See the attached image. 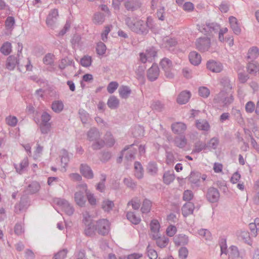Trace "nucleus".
<instances>
[{"mask_svg": "<svg viewBox=\"0 0 259 259\" xmlns=\"http://www.w3.org/2000/svg\"><path fill=\"white\" fill-rule=\"evenodd\" d=\"M159 69L156 64H153L152 66L147 70V77L150 81L156 80L159 75Z\"/></svg>", "mask_w": 259, "mask_h": 259, "instance_id": "9", "label": "nucleus"}, {"mask_svg": "<svg viewBox=\"0 0 259 259\" xmlns=\"http://www.w3.org/2000/svg\"><path fill=\"white\" fill-rule=\"evenodd\" d=\"M135 175L139 179L143 177L144 170L140 162L136 161L134 164Z\"/></svg>", "mask_w": 259, "mask_h": 259, "instance_id": "27", "label": "nucleus"}, {"mask_svg": "<svg viewBox=\"0 0 259 259\" xmlns=\"http://www.w3.org/2000/svg\"><path fill=\"white\" fill-rule=\"evenodd\" d=\"M206 197L209 202L215 203L218 202L219 199L220 193L217 188L210 187L207 190Z\"/></svg>", "mask_w": 259, "mask_h": 259, "instance_id": "8", "label": "nucleus"}, {"mask_svg": "<svg viewBox=\"0 0 259 259\" xmlns=\"http://www.w3.org/2000/svg\"><path fill=\"white\" fill-rule=\"evenodd\" d=\"M64 108V104L61 101H55L52 103V109L56 113H60Z\"/></svg>", "mask_w": 259, "mask_h": 259, "instance_id": "36", "label": "nucleus"}, {"mask_svg": "<svg viewBox=\"0 0 259 259\" xmlns=\"http://www.w3.org/2000/svg\"><path fill=\"white\" fill-rule=\"evenodd\" d=\"M258 68L257 65L255 63L249 62L247 66V71L250 74L256 73Z\"/></svg>", "mask_w": 259, "mask_h": 259, "instance_id": "62", "label": "nucleus"}, {"mask_svg": "<svg viewBox=\"0 0 259 259\" xmlns=\"http://www.w3.org/2000/svg\"><path fill=\"white\" fill-rule=\"evenodd\" d=\"M23 46L22 44L18 43V50L17 57L13 55L10 56L8 57L6 61V68L10 70H13L15 68L16 65H18V69L21 71V68L23 66V64H20L19 62L20 56L22 54V50Z\"/></svg>", "mask_w": 259, "mask_h": 259, "instance_id": "3", "label": "nucleus"}, {"mask_svg": "<svg viewBox=\"0 0 259 259\" xmlns=\"http://www.w3.org/2000/svg\"><path fill=\"white\" fill-rule=\"evenodd\" d=\"M219 144V140L218 138L213 137L212 139H211L207 144H206V148L208 149L211 148L213 149H215L218 146Z\"/></svg>", "mask_w": 259, "mask_h": 259, "instance_id": "46", "label": "nucleus"}, {"mask_svg": "<svg viewBox=\"0 0 259 259\" xmlns=\"http://www.w3.org/2000/svg\"><path fill=\"white\" fill-rule=\"evenodd\" d=\"M229 21L233 32L236 34H239L241 32V29L238 25L237 19L235 17L230 16Z\"/></svg>", "mask_w": 259, "mask_h": 259, "instance_id": "23", "label": "nucleus"}, {"mask_svg": "<svg viewBox=\"0 0 259 259\" xmlns=\"http://www.w3.org/2000/svg\"><path fill=\"white\" fill-rule=\"evenodd\" d=\"M105 141L106 144L109 147L113 146L115 142V139L110 132H107L105 135Z\"/></svg>", "mask_w": 259, "mask_h": 259, "instance_id": "51", "label": "nucleus"}, {"mask_svg": "<svg viewBox=\"0 0 259 259\" xmlns=\"http://www.w3.org/2000/svg\"><path fill=\"white\" fill-rule=\"evenodd\" d=\"M57 203L60 206L65 212L68 215H71L74 211L73 207L67 201L63 199H59L58 200Z\"/></svg>", "mask_w": 259, "mask_h": 259, "instance_id": "10", "label": "nucleus"}, {"mask_svg": "<svg viewBox=\"0 0 259 259\" xmlns=\"http://www.w3.org/2000/svg\"><path fill=\"white\" fill-rule=\"evenodd\" d=\"M6 122L9 125L14 127L16 125L18 120L16 116H9L6 117Z\"/></svg>", "mask_w": 259, "mask_h": 259, "instance_id": "59", "label": "nucleus"}, {"mask_svg": "<svg viewBox=\"0 0 259 259\" xmlns=\"http://www.w3.org/2000/svg\"><path fill=\"white\" fill-rule=\"evenodd\" d=\"M68 250L67 249L61 250L54 255L53 259H65Z\"/></svg>", "mask_w": 259, "mask_h": 259, "instance_id": "60", "label": "nucleus"}, {"mask_svg": "<svg viewBox=\"0 0 259 259\" xmlns=\"http://www.w3.org/2000/svg\"><path fill=\"white\" fill-rule=\"evenodd\" d=\"M151 206V201L147 199H145L143 202L141 210L142 213H148L150 211Z\"/></svg>", "mask_w": 259, "mask_h": 259, "instance_id": "37", "label": "nucleus"}, {"mask_svg": "<svg viewBox=\"0 0 259 259\" xmlns=\"http://www.w3.org/2000/svg\"><path fill=\"white\" fill-rule=\"evenodd\" d=\"M14 24L15 19L14 17L12 16H9L7 17L5 21V26L7 29H11L13 28Z\"/></svg>", "mask_w": 259, "mask_h": 259, "instance_id": "63", "label": "nucleus"}, {"mask_svg": "<svg viewBox=\"0 0 259 259\" xmlns=\"http://www.w3.org/2000/svg\"><path fill=\"white\" fill-rule=\"evenodd\" d=\"M234 98L232 94L223 90L215 96L213 99V103L215 106L224 107L231 104Z\"/></svg>", "mask_w": 259, "mask_h": 259, "instance_id": "2", "label": "nucleus"}, {"mask_svg": "<svg viewBox=\"0 0 259 259\" xmlns=\"http://www.w3.org/2000/svg\"><path fill=\"white\" fill-rule=\"evenodd\" d=\"M139 0H128L124 3V7L127 11H134L141 7Z\"/></svg>", "mask_w": 259, "mask_h": 259, "instance_id": "14", "label": "nucleus"}, {"mask_svg": "<svg viewBox=\"0 0 259 259\" xmlns=\"http://www.w3.org/2000/svg\"><path fill=\"white\" fill-rule=\"evenodd\" d=\"M238 240L244 242V243L250 244V236L248 231H238L236 232Z\"/></svg>", "mask_w": 259, "mask_h": 259, "instance_id": "21", "label": "nucleus"}, {"mask_svg": "<svg viewBox=\"0 0 259 259\" xmlns=\"http://www.w3.org/2000/svg\"><path fill=\"white\" fill-rule=\"evenodd\" d=\"M101 178V181L97 185L96 189L101 192H103L105 188V182L106 179V176L104 174H102Z\"/></svg>", "mask_w": 259, "mask_h": 259, "instance_id": "49", "label": "nucleus"}, {"mask_svg": "<svg viewBox=\"0 0 259 259\" xmlns=\"http://www.w3.org/2000/svg\"><path fill=\"white\" fill-rule=\"evenodd\" d=\"M160 229V225L158 221L156 220H153L150 223V229L154 233L153 234H158Z\"/></svg>", "mask_w": 259, "mask_h": 259, "instance_id": "45", "label": "nucleus"}, {"mask_svg": "<svg viewBox=\"0 0 259 259\" xmlns=\"http://www.w3.org/2000/svg\"><path fill=\"white\" fill-rule=\"evenodd\" d=\"M127 219L133 224L137 225L141 222L140 217H137L133 212H128L126 214Z\"/></svg>", "mask_w": 259, "mask_h": 259, "instance_id": "38", "label": "nucleus"}, {"mask_svg": "<svg viewBox=\"0 0 259 259\" xmlns=\"http://www.w3.org/2000/svg\"><path fill=\"white\" fill-rule=\"evenodd\" d=\"M153 238L156 240V244L160 248L166 247L169 242V239L167 237H160L158 234H153Z\"/></svg>", "mask_w": 259, "mask_h": 259, "instance_id": "20", "label": "nucleus"}, {"mask_svg": "<svg viewBox=\"0 0 259 259\" xmlns=\"http://www.w3.org/2000/svg\"><path fill=\"white\" fill-rule=\"evenodd\" d=\"M92 63V58L89 56H84L80 60V64L83 67H89Z\"/></svg>", "mask_w": 259, "mask_h": 259, "instance_id": "61", "label": "nucleus"}, {"mask_svg": "<svg viewBox=\"0 0 259 259\" xmlns=\"http://www.w3.org/2000/svg\"><path fill=\"white\" fill-rule=\"evenodd\" d=\"M196 49L201 52L208 51L210 47V39L207 37H200L195 42Z\"/></svg>", "mask_w": 259, "mask_h": 259, "instance_id": "7", "label": "nucleus"}, {"mask_svg": "<svg viewBox=\"0 0 259 259\" xmlns=\"http://www.w3.org/2000/svg\"><path fill=\"white\" fill-rule=\"evenodd\" d=\"M175 179V175L174 171H167L164 172L163 176V182L166 184L169 185L174 181Z\"/></svg>", "mask_w": 259, "mask_h": 259, "instance_id": "32", "label": "nucleus"}, {"mask_svg": "<svg viewBox=\"0 0 259 259\" xmlns=\"http://www.w3.org/2000/svg\"><path fill=\"white\" fill-rule=\"evenodd\" d=\"M11 44L8 41L5 42L1 47L0 51L5 55H8L11 52Z\"/></svg>", "mask_w": 259, "mask_h": 259, "instance_id": "40", "label": "nucleus"}, {"mask_svg": "<svg viewBox=\"0 0 259 259\" xmlns=\"http://www.w3.org/2000/svg\"><path fill=\"white\" fill-rule=\"evenodd\" d=\"M43 62L46 65H53L54 62V55L51 53H48L44 58Z\"/></svg>", "mask_w": 259, "mask_h": 259, "instance_id": "50", "label": "nucleus"}, {"mask_svg": "<svg viewBox=\"0 0 259 259\" xmlns=\"http://www.w3.org/2000/svg\"><path fill=\"white\" fill-rule=\"evenodd\" d=\"M40 188V186L39 184L36 181H34L27 186L25 190V192L27 194H33L37 192L39 190Z\"/></svg>", "mask_w": 259, "mask_h": 259, "instance_id": "22", "label": "nucleus"}, {"mask_svg": "<svg viewBox=\"0 0 259 259\" xmlns=\"http://www.w3.org/2000/svg\"><path fill=\"white\" fill-rule=\"evenodd\" d=\"M239 252L238 248L235 246H232L230 247V257L232 259H237L239 257Z\"/></svg>", "mask_w": 259, "mask_h": 259, "instance_id": "54", "label": "nucleus"}, {"mask_svg": "<svg viewBox=\"0 0 259 259\" xmlns=\"http://www.w3.org/2000/svg\"><path fill=\"white\" fill-rule=\"evenodd\" d=\"M259 55V50L256 47H253L251 48L247 54V58L250 59L251 61H253Z\"/></svg>", "mask_w": 259, "mask_h": 259, "instance_id": "34", "label": "nucleus"}, {"mask_svg": "<svg viewBox=\"0 0 259 259\" xmlns=\"http://www.w3.org/2000/svg\"><path fill=\"white\" fill-rule=\"evenodd\" d=\"M206 66L208 70L215 73H219L223 69V66L221 63L212 60L207 61Z\"/></svg>", "mask_w": 259, "mask_h": 259, "instance_id": "11", "label": "nucleus"}, {"mask_svg": "<svg viewBox=\"0 0 259 259\" xmlns=\"http://www.w3.org/2000/svg\"><path fill=\"white\" fill-rule=\"evenodd\" d=\"M94 141L95 142L92 145V148L94 150L101 149L105 145V141L104 140L99 139Z\"/></svg>", "mask_w": 259, "mask_h": 259, "instance_id": "56", "label": "nucleus"}, {"mask_svg": "<svg viewBox=\"0 0 259 259\" xmlns=\"http://www.w3.org/2000/svg\"><path fill=\"white\" fill-rule=\"evenodd\" d=\"M72 65L74 66V62L73 60L67 57L61 60L58 67L60 69L64 70L66 67Z\"/></svg>", "mask_w": 259, "mask_h": 259, "instance_id": "29", "label": "nucleus"}, {"mask_svg": "<svg viewBox=\"0 0 259 259\" xmlns=\"http://www.w3.org/2000/svg\"><path fill=\"white\" fill-rule=\"evenodd\" d=\"M196 126L198 129L205 131H208L210 127L209 123L206 121L197 122Z\"/></svg>", "mask_w": 259, "mask_h": 259, "instance_id": "58", "label": "nucleus"}, {"mask_svg": "<svg viewBox=\"0 0 259 259\" xmlns=\"http://www.w3.org/2000/svg\"><path fill=\"white\" fill-rule=\"evenodd\" d=\"M160 66L164 72L165 77L169 79L173 78L174 77V73L171 72L172 69V61L167 58H163L160 62Z\"/></svg>", "mask_w": 259, "mask_h": 259, "instance_id": "6", "label": "nucleus"}, {"mask_svg": "<svg viewBox=\"0 0 259 259\" xmlns=\"http://www.w3.org/2000/svg\"><path fill=\"white\" fill-rule=\"evenodd\" d=\"M119 104V100L114 96L109 97L107 101L108 106L112 109L117 108Z\"/></svg>", "mask_w": 259, "mask_h": 259, "instance_id": "33", "label": "nucleus"}, {"mask_svg": "<svg viewBox=\"0 0 259 259\" xmlns=\"http://www.w3.org/2000/svg\"><path fill=\"white\" fill-rule=\"evenodd\" d=\"M137 153V149L130 147L128 151L125 155V158L128 161H132L135 158V155Z\"/></svg>", "mask_w": 259, "mask_h": 259, "instance_id": "47", "label": "nucleus"}, {"mask_svg": "<svg viewBox=\"0 0 259 259\" xmlns=\"http://www.w3.org/2000/svg\"><path fill=\"white\" fill-rule=\"evenodd\" d=\"M79 117L82 123H86L90 118L89 114L83 109H80L78 111Z\"/></svg>", "mask_w": 259, "mask_h": 259, "instance_id": "43", "label": "nucleus"}, {"mask_svg": "<svg viewBox=\"0 0 259 259\" xmlns=\"http://www.w3.org/2000/svg\"><path fill=\"white\" fill-rule=\"evenodd\" d=\"M190 97V92L184 91L178 95L177 101L179 104H185L188 102Z\"/></svg>", "mask_w": 259, "mask_h": 259, "instance_id": "18", "label": "nucleus"}, {"mask_svg": "<svg viewBox=\"0 0 259 259\" xmlns=\"http://www.w3.org/2000/svg\"><path fill=\"white\" fill-rule=\"evenodd\" d=\"M194 206L191 202H188L183 205L182 208V213L184 217H187L193 212Z\"/></svg>", "mask_w": 259, "mask_h": 259, "instance_id": "25", "label": "nucleus"}, {"mask_svg": "<svg viewBox=\"0 0 259 259\" xmlns=\"http://www.w3.org/2000/svg\"><path fill=\"white\" fill-rule=\"evenodd\" d=\"M125 22L131 31L138 34L145 35L149 32L148 24L142 20H139L136 18L126 17Z\"/></svg>", "mask_w": 259, "mask_h": 259, "instance_id": "1", "label": "nucleus"}, {"mask_svg": "<svg viewBox=\"0 0 259 259\" xmlns=\"http://www.w3.org/2000/svg\"><path fill=\"white\" fill-rule=\"evenodd\" d=\"M189 59L190 63L195 65H198L201 61L200 55L195 51H192L189 55Z\"/></svg>", "mask_w": 259, "mask_h": 259, "instance_id": "19", "label": "nucleus"}, {"mask_svg": "<svg viewBox=\"0 0 259 259\" xmlns=\"http://www.w3.org/2000/svg\"><path fill=\"white\" fill-rule=\"evenodd\" d=\"M146 67L144 65H141L138 67V68L136 71V73L137 76V78L139 80H143L144 78V72Z\"/></svg>", "mask_w": 259, "mask_h": 259, "instance_id": "55", "label": "nucleus"}, {"mask_svg": "<svg viewBox=\"0 0 259 259\" xmlns=\"http://www.w3.org/2000/svg\"><path fill=\"white\" fill-rule=\"evenodd\" d=\"M187 139L184 136H177L175 138L174 144L175 145L180 148H183L187 145Z\"/></svg>", "mask_w": 259, "mask_h": 259, "instance_id": "28", "label": "nucleus"}, {"mask_svg": "<svg viewBox=\"0 0 259 259\" xmlns=\"http://www.w3.org/2000/svg\"><path fill=\"white\" fill-rule=\"evenodd\" d=\"M201 178V174L198 172H191L189 177V181L193 184H197Z\"/></svg>", "mask_w": 259, "mask_h": 259, "instance_id": "41", "label": "nucleus"}, {"mask_svg": "<svg viewBox=\"0 0 259 259\" xmlns=\"http://www.w3.org/2000/svg\"><path fill=\"white\" fill-rule=\"evenodd\" d=\"M118 92L120 96L123 99L127 98L131 93V89L127 86H121L119 88Z\"/></svg>", "mask_w": 259, "mask_h": 259, "instance_id": "35", "label": "nucleus"}, {"mask_svg": "<svg viewBox=\"0 0 259 259\" xmlns=\"http://www.w3.org/2000/svg\"><path fill=\"white\" fill-rule=\"evenodd\" d=\"M174 241L177 246L185 245L188 243L189 238L185 234H179L175 236L174 238Z\"/></svg>", "mask_w": 259, "mask_h": 259, "instance_id": "17", "label": "nucleus"}, {"mask_svg": "<svg viewBox=\"0 0 259 259\" xmlns=\"http://www.w3.org/2000/svg\"><path fill=\"white\" fill-rule=\"evenodd\" d=\"M147 170L148 172L151 175H155L158 170L156 163L154 162H149L148 165Z\"/></svg>", "mask_w": 259, "mask_h": 259, "instance_id": "48", "label": "nucleus"}, {"mask_svg": "<svg viewBox=\"0 0 259 259\" xmlns=\"http://www.w3.org/2000/svg\"><path fill=\"white\" fill-rule=\"evenodd\" d=\"M80 172L85 178L92 179L94 178V173L91 167L87 164L82 163L79 167Z\"/></svg>", "mask_w": 259, "mask_h": 259, "instance_id": "12", "label": "nucleus"}, {"mask_svg": "<svg viewBox=\"0 0 259 259\" xmlns=\"http://www.w3.org/2000/svg\"><path fill=\"white\" fill-rule=\"evenodd\" d=\"M85 227L84 228V234L87 236H93L95 234V232L96 231V225H93L92 223L88 224L87 225H85Z\"/></svg>", "mask_w": 259, "mask_h": 259, "instance_id": "31", "label": "nucleus"}, {"mask_svg": "<svg viewBox=\"0 0 259 259\" xmlns=\"http://www.w3.org/2000/svg\"><path fill=\"white\" fill-rule=\"evenodd\" d=\"M58 16V12L57 9L52 10L49 14L47 20L46 24L48 26L52 27L55 23Z\"/></svg>", "mask_w": 259, "mask_h": 259, "instance_id": "15", "label": "nucleus"}, {"mask_svg": "<svg viewBox=\"0 0 259 259\" xmlns=\"http://www.w3.org/2000/svg\"><path fill=\"white\" fill-rule=\"evenodd\" d=\"M28 165V159L27 157L24 158L19 165L14 164V167L16 170V171L20 174H21L23 172Z\"/></svg>", "mask_w": 259, "mask_h": 259, "instance_id": "24", "label": "nucleus"}, {"mask_svg": "<svg viewBox=\"0 0 259 259\" xmlns=\"http://www.w3.org/2000/svg\"><path fill=\"white\" fill-rule=\"evenodd\" d=\"M153 110L160 112L164 108V105L159 101H156L153 102L151 106Z\"/></svg>", "mask_w": 259, "mask_h": 259, "instance_id": "57", "label": "nucleus"}, {"mask_svg": "<svg viewBox=\"0 0 259 259\" xmlns=\"http://www.w3.org/2000/svg\"><path fill=\"white\" fill-rule=\"evenodd\" d=\"M186 128V125L183 122H178L171 124L172 131L176 134L180 135L184 133Z\"/></svg>", "mask_w": 259, "mask_h": 259, "instance_id": "16", "label": "nucleus"}, {"mask_svg": "<svg viewBox=\"0 0 259 259\" xmlns=\"http://www.w3.org/2000/svg\"><path fill=\"white\" fill-rule=\"evenodd\" d=\"M114 204L112 201L106 200L103 201L102 204V208L105 211L109 212L111 210Z\"/></svg>", "mask_w": 259, "mask_h": 259, "instance_id": "42", "label": "nucleus"}, {"mask_svg": "<svg viewBox=\"0 0 259 259\" xmlns=\"http://www.w3.org/2000/svg\"><path fill=\"white\" fill-rule=\"evenodd\" d=\"M105 21V16L104 14L101 13H97L94 15V22L95 24H101Z\"/></svg>", "mask_w": 259, "mask_h": 259, "instance_id": "53", "label": "nucleus"}, {"mask_svg": "<svg viewBox=\"0 0 259 259\" xmlns=\"http://www.w3.org/2000/svg\"><path fill=\"white\" fill-rule=\"evenodd\" d=\"M87 185L85 183L77 185L76 188L78 190L74 194L75 202L78 205L81 207L84 205L86 202L84 194H87Z\"/></svg>", "mask_w": 259, "mask_h": 259, "instance_id": "4", "label": "nucleus"}, {"mask_svg": "<svg viewBox=\"0 0 259 259\" xmlns=\"http://www.w3.org/2000/svg\"><path fill=\"white\" fill-rule=\"evenodd\" d=\"M177 44V41L175 38L166 37L162 40V46L166 48H169L175 46Z\"/></svg>", "mask_w": 259, "mask_h": 259, "instance_id": "30", "label": "nucleus"}, {"mask_svg": "<svg viewBox=\"0 0 259 259\" xmlns=\"http://www.w3.org/2000/svg\"><path fill=\"white\" fill-rule=\"evenodd\" d=\"M220 29V26L214 22L206 23V24L204 25L203 28V29L205 30V31H210V32H217Z\"/></svg>", "mask_w": 259, "mask_h": 259, "instance_id": "26", "label": "nucleus"}, {"mask_svg": "<svg viewBox=\"0 0 259 259\" xmlns=\"http://www.w3.org/2000/svg\"><path fill=\"white\" fill-rule=\"evenodd\" d=\"M118 87V83L116 81H112L107 86V91L110 94L113 93Z\"/></svg>", "mask_w": 259, "mask_h": 259, "instance_id": "64", "label": "nucleus"}, {"mask_svg": "<svg viewBox=\"0 0 259 259\" xmlns=\"http://www.w3.org/2000/svg\"><path fill=\"white\" fill-rule=\"evenodd\" d=\"M106 51V47L102 42H99L97 44L96 47L97 53L99 55H104Z\"/></svg>", "mask_w": 259, "mask_h": 259, "instance_id": "52", "label": "nucleus"}, {"mask_svg": "<svg viewBox=\"0 0 259 259\" xmlns=\"http://www.w3.org/2000/svg\"><path fill=\"white\" fill-rule=\"evenodd\" d=\"M61 162L64 167L67 166L68 162L69 161V157L68 152L65 149H62L61 151Z\"/></svg>", "mask_w": 259, "mask_h": 259, "instance_id": "39", "label": "nucleus"}, {"mask_svg": "<svg viewBox=\"0 0 259 259\" xmlns=\"http://www.w3.org/2000/svg\"><path fill=\"white\" fill-rule=\"evenodd\" d=\"M96 229L98 233L101 235H107L110 231V223L107 219H100L96 223Z\"/></svg>", "mask_w": 259, "mask_h": 259, "instance_id": "5", "label": "nucleus"}, {"mask_svg": "<svg viewBox=\"0 0 259 259\" xmlns=\"http://www.w3.org/2000/svg\"><path fill=\"white\" fill-rule=\"evenodd\" d=\"M87 135V139L90 141H97L100 139L101 137V134L98 129L95 127L91 128Z\"/></svg>", "mask_w": 259, "mask_h": 259, "instance_id": "13", "label": "nucleus"}, {"mask_svg": "<svg viewBox=\"0 0 259 259\" xmlns=\"http://www.w3.org/2000/svg\"><path fill=\"white\" fill-rule=\"evenodd\" d=\"M145 53L150 59V62H152L157 56V50L155 48L152 47L147 49Z\"/></svg>", "mask_w": 259, "mask_h": 259, "instance_id": "44", "label": "nucleus"}]
</instances>
